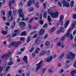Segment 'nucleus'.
<instances>
[{
	"mask_svg": "<svg viewBox=\"0 0 76 76\" xmlns=\"http://www.w3.org/2000/svg\"><path fill=\"white\" fill-rule=\"evenodd\" d=\"M46 3H44L43 4V7L44 9H45L46 7Z\"/></svg>",
	"mask_w": 76,
	"mask_h": 76,
	"instance_id": "obj_43",
	"label": "nucleus"
},
{
	"mask_svg": "<svg viewBox=\"0 0 76 76\" xmlns=\"http://www.w3.org/2000/svg\"><path fill=\"white\" fill-rule=\"evenodd\" d=\"M62 4L61 3V2H58V6H62Z\"/></svg>",
	"mask_w": 76,
	"mask_h": 76,
	"instance_id": "obj_55",
	"label": "nucleus"
},
{
	"mask_svg": "<svg viewBox=\"0 0 76 76\" xmlns=\"http://www.w3.org/2000/svg\"><path fill=\"white\" fill-rule=\"evenodd\" d=\"M21 44L20 41H18V42H13L12 43L9 44V48H10L11 47L14 46L15 47H17L18 45H19Z\"/></svg>",
	"mask_w": 76,
	"mask_h": 76,
	"instance_id": "obj_4",
	"label": "nucleus"
},
{
	"mask_svg": "<svg viewBox=\"0 0 76 76\" xmlns=\"http://www.w3.org/2000/svg\"><path fill=\"white\" fill-rule=\"evenodd\" d=\"M76 21L75 22H74V23H73V24H72V27H75V25H76Z\"/></svg>",
	"mask_w": 76,
	"mask_h": 76,
	"instance_id": "obj_48",
	"label": "nucleus"
},
{
	"mask_svg": "<svg viewBox=\"0 0 76 76\" xmlns=\"http://www.w3.org/2000/svg\"><path fill=\"white\" fill-rule=\"evenodd\" d=\"M47 12H45L43 14L44 17L45 18H46L47 17Z\"/></svg>",
	"mask_w": 76,
	"mask_h": 76,
	"instance_id": "obj_29",
	"label": "nucleus"
},
{
	"mask_svg": "<svg viewBox=\"0 0 76 76\" xmlns=\"http://www.w3.org/2000/svg\"><path fill=\"white\" fill-rule=\"evenodd\" d=\"M1 32L3 34H4V35H6L7 33L6 31H2Z\"/></svg>",
	"mask_w": 76,
	"mask_h": 76,
	"instance_id": "obj_35",
	"label": "nucleus"
},
{
	"mask_svg": "<svg viewBox=\"0 0 76 76\" xmlns=\"http://www.w3.org/2000/svg\"><path fill=\"white\" fill-rule=\"evenodd\" d=\"M20 32V30H19L18 29H16L15 31V33L12 34V37H16L17 35V34L16 33H18Z\"/></svg>",
	"mask_w": 76,
	"mask_h": 76,
	"instance_id": "obj_11",
	"label": "nucleus"
},
{
	"mask_svg": "<svg viewBox=\"0 0 76 76\" xmlns=\"http://www.w3.org/2000/svg\"><path fill=\"white\" fill-rule=\"evenodd\" d=\"M60 33L61 32H64V28L63 27H61L60 28Z\"/></svg>",
	"mask_w": 76,
	"mask_h": 76,
	"instance_id": "obj_24",
	"label": "nucleus"
},
{
	"mask_svg": "<svg viewBox=\"0 0 76 76\" xmlns=\"http://www.w3.org/2000/svg\"><path fill=\"white\" fill-rule=\"evenodd\" d=\"M43 61H41L38 64H36V71H38L39 69H40V68H41V64L42 63Z\"/></svg>",
	"mask_w": 76,
	"mask_h": 76,
	"instance_id": "obj_6",
	"label": "nucleus"
},
{
	"mask_svg": "<svg viewBox=\"0 0 76 76\" xmlns=\"http://www.w3.org/2000/svg\"><path fill=\"white\" fill-rule=\"evenodd\" d=\"M10 61H9L8 63L7 64V63H5V64H4V66H6L7 65H11L12 64H13V62L12 61V58L11 57L10 59Z\"/></svg>",
	"mask_w": 76,
	"mask_h": 76,
	"instance_id": "obj_8",
	"label": "nucleus"
},
{
	"mask_svg": "<svg viewBox=\"0 0 76 76\" xmlns=\"http://www.w3.org/2000/svg\"><path fill=\"white\" fill-rule=\"evenodd\" d=\"M74 2L73 1H72L70 2V4L71 7H73L74 6Z\"/></svg>",
	"mask_w": 76,
	"mask_h": 76,
	"instance_id": "obj_33",
	"label": "nucleus"
},
{
	"mask_svg": "<svg viewBox=\"0 0 76 76\" xmlns=\"http://www.w3.org/2000/svg\"><path fill=\"white\" fill-rule=\"evenodd\" d=\"M12 3L11 1H10L9 2V6H10V9H11V5Z\"/></svg>",
	"mask_w": 76,
	"mask_h": 76,
	"instance_id": "obj_44",
	"label": "nucleus"
},
{
	"mask_svg": "<svg viewBox=\"0 0 76 76\" xmlns=\"http://www.w3.org/2000/svg\"><path fill=\"white\" fill-rule=\"evenodd\" d=\"M61 33V30H60H60H58L56 32L57 34H60Z\"/></svg>",
	"mask_w": 76,
	"mask_h": 76,
	"instance_id": "obj_41",
	"label": "nucleus"
},
{
	"mask_svg": "<svg viewBox=\"0 0 76 76\" xmlns=\"http://www.w3.org/2000/svg\"><path fill=\"white\" fill-rule=\"evenodd\" d=\"M25 39V38H24L23 37H21L20 38V40L21 41H23Z\"/></svg>",
	"mask_w": 76,
	"mask_h": 76,
	"instance_id": "obj_46",
	"label": "nucleus"
},
{
	"mask_svg": "<svg viewBox=\"0 0 76 76\" xmlns=\"http://www.w3.org/2000/svg\"><path fill=\"white\" fill-rule=\"evenodd\" d=\"M76 34V30H74L73 32V35H74Z\"/></svg>",
	"mask_w": 76,
	"mask_h": 76,
	"instance_id": "obj_57",
	"label": "nucleus"
},
{
	"mask_svg": "<svg viewBox=\"0 0 76 76\" xmlns=\"http://www.w3.org/2000/svg\"><path fill=\"white\" fill-rule=\"evenodd\" d=\"M57 45L58 46H59L60 47H61L62 48H64L65 47L64 45H63V43H60V42H58L57 43Z\"/></svg>",
	"mask_w": 76,
	"mask_h": 76,
	"instance_id": "obj_16",
	"label": "nucleus"
},
{
	"mask_svg": "<svg viewBox=\"0 0 76 76\" xmlns=\"http://www.w3.org/2000/svg\"><path fill=\"white\" fill-rule=\"evenodd\" d=\"M56 27H53V28H52L50 29L49 30V32L50 33H52L53 32L55 31L56 29Z\"/></svg>",
	"mask_w": 76,
	"mask_h": 76,
	"instance_id": "obj_19",
	"label": "nucleus"
},
{
	"mask_svg": "<svg viewBox=\"0 0 76 76\" xmlns=\"http://www.w3.org/2000/svg\"><path fill=\"white\" fill-rule=\"evenodd\" d=\"M11 54H12L11 52L9 51L7 53V54H6V53H5L3 55H2L1 56V58H2V59H3V58H6L7 56H10V55H11Z\"/></svg>",
	"mask_w": 76,
	"mask_h": 76,
	"instance_id": "obj_7",
	"label": "nucleus"
},
{
	"mask_svg": "<svg viewBox=\"0 0 76 76\" xmlns=\"http://www.w3.org/2000/svg\"><path fill=\"white\" fill-rule=\"evenodd\" d=\"M69 67V66H68V65H65L64 68L65 69H67V68H68Z\"/></svg>",
	"mask_w": 76,
	"mask_h": 76,
	"instance_id": "obj_51",
	"label": "nucleus"
},
{
	"mask_svg": "<svg viewBox=\"0 0 76 76\" xmlns=\"http://www.w3.org/2000/svg\"><path fill=\"white\" fill-rule=\"evenodd\" d=\"M11 2L12 3H14L15 2V0H11Z\"/></svg>",
	"mask_w": 76,
	"mask_h": 76,
	"instance_id": "obj_63",
	"label": "nucleus"
},
{
	"mask_svg": "<svg viewBox=\"0 0 76 76\" xmlns=\"http://www.w3.org/2000/svg\"><path fill=\"white\" fill-rule=\"evenodd\" d=\"M48 13L49 14H50L51 17L53 18H57L58 16V12H56L54 13L51 12L50 9H49L48 10Z\"/></svg>",
	"mask_w": 76,
	"mask_h": 76,
	"instance_id": "obj_2",
	"label": "nucleus"
},
{
	"mask_svg": "<svg viewBox=\"0 0 76 76\" xmlns=\"http://www.w3.org/2000/svg\"><path fill=\"white\" fill-rule=\"evenodd\" d=\"M2 18L4 20H5L6 19V17L5 16H2Z\"/></svg>",
	"mask_w": 76,
	"mask_h": 76,
	"instance_id": "obj_53",
	"label": "nucleus"
},
{
	"mask_svg": "<svg viewBox=\"0 0 76 76\" xmlns=\"http://www.w3.org/2000/svg\"><path fill=\"white\" fill-rule=\"evenodd\" d=\"M23 59L24 61H26V63L28 62V61H27L28 57L27 56H24L23 58Z\"/></svg>",
	"mask_w": 76,
	"mask_h": 76,
	"instance_id": "obj_21",
	"label": "nucleus"
},
{
	"mask_svg": "<svg viewBox=\"0 0 76 76\" xmlns=\"http://www.w3.org/2000/svg\"><path fill=\"white\" fill-rule=\"evenodd\" d=\"M50 53V50H48V51H47L46 53V54H47V55H49Z\"/></svg>",
	"mask_w": 76,
	"mask_h": 76,
	"instance_id": "obj_54",
	"label": "nucleus"
},
{
	"mask_svg": "<svg viewBox=\"0 0 76 76\" xmlns=\"http://www.w3.org/2000/svg\"><path fill=\"white\" fill-rule=\"evenodd\" d=\"M19 25L20 26H22L23 27H24L26 25V23L25 22H20Z\"/></svg>",
	"mask_w": 76,
	"mask_h": 76,
	"instance_id": "obj_22",
	"label": "nucleus"
},
{
	"mask_svg": "<svg viewBox=\"0 0 76 76\" xmlns=\"http://www.w3.org/2000/svg\"><path fill=\"white\" fill-rule=\"evenodd\" d=\"M22 72V70H18L17 73L18 74H19V76H21L20 74Z\"/></svg>",
	"mask_w": 76,
	"mask_h": 76,
	"instance_id": "obj_32",
	"label": "nucleus"
},
{
	"mask_svg": "<svg viewBox=\"0 0 76 76\" xmlns=\"http://www.w3.org/2000/svg\"><path fill=\"white\" fill-rule=\"evenodd\" d=\"M75 53H73L72 52H69L68 54H67L66 58L67 59L73 60L75 59Z\"/></svg>",
	"mask_w": 76,
	"mask_h": 76,
	"instance_id": "obj_3",
	"label": "nucleus"
},
{
	"mask_svg": "<svg viewBox=\"0 0 76 76\" xmlns=\"http://www.w3.org/2000/svg\"><path fill=\"white\" fill-rule=\"evenodd\" d=\"M47 23H46L43 26V28H46L47 26Z\"/></svg>",
	"mask_w": 76,
	"mask_h": 76,
	"instance_id": "obj_50",
	"label": "nucleus"
},
{
	"mask_svg": "<svg viewBox=\"0 0 76 76\" xmlns=\"http://www.w3.org/2000/svg\"><path fill=\"white\" fill-rule=\"evenodd\" d=\"M18 12L20 16V17H22V20H25V19L24 18L25 16L23 14V13H22V9H19V10H18Z\"/></svg>",
	"mask_w": 76,
	"mask_h": 76,
	"instance_id": "obj_5",
	"label": "nucleus"
},
{
	"mask_svg": "<svg viewBox=\"0 0 76 76\" xmlns=\"http://www.w3.org/2000/svg\"><path fill=\"white\" fill-rule=\"evenodd\" d=\"M34 47H33V48H32L30 49V50H29V52H33V51L34 50Z\"/></svg>",
	"mask_w": 76,
	"mask_h": 76,
	"instance_id": "obj_36",
	"label": "nucleus"
},
{
	"mask_svg": "<svg viewBox=\"0 0 76 76\" xmlns=\"http://www.w3.org/2000/svg\"><path fill=\"white\" fill-rule=\"evenodd\" d=\"M69 20H67L66 21L64 25V27L65 28H67L68 26L69 25Z\"/></svg>",
	"mask_w": 76,
	"mask_h": 76,
	"instance_id": "obj_13",
	"label": "nucleus"
},
{
	"mask_svg": "<svg viewBox=\"0 0 76 76\" xmlns=\"http://www.w3.org/2000/svg\"><path fill=\"white\" fill-rule=\"evenodd\" d=\"M13 24L14 25L13 26H12L11 27L12 28H13V27H14L15 25V22H13Z\"/></svg>",
	"mask_w": 76,
	"mask_h": 76,
	"instance_id": "obj_59",
	"label": "nucleus"
},
{
	"mask_svg": "<svg viewBox=\"0 0 76 76\" xmlns=\"http://www.w3.org/2000/svg\"><path fill=\"white\" fill-rule=\"evenodd\" d=\"M66 62L67 63H70V61L69 60H67L66 61Z\"/></svg>",
	"mask_w": 76,
	"mask_h": 76,
	"instance_id": "obj_61",
	"label": "nucleus"
},
{
	"mask_svg": "<svg viewBox=\"0 0 76 76\" xmlns=\"http://www.w3.org/2000/svg\"><path fill=\"white\" fill-rule=\"evenodd\" d=\"M64 18V16L62 15H61L59 21L60 22H61V20H62Z\"/></svg>",
	"mask_w": 76,
	"mask_h": 76,
	"instance_id": "obj_27",
	"label": "nucleus"
},
{
	"mask_svg": "<svg viewBox=\"0 0 76 76\" xmlns=\"http://www.w3.org/2000/svg\"><path fill=\"white\" fill-rule=\"evenodd\" d=\"M47 53V51L46 50H42L39 53V56H42L43 55H45V53Z\"/></svg>",
	"mask_w": 76,
	"mask_h": 76,
	"instance_id": "obj_14",
	"label": "nucleus"
},
{
	"mask_svg": "<svg viewBox=\"0 0 76 76\" xmlns=\"http://www.w3.org/2000/svg\"><path fill=\"white\" fill-rule=\"evenodd\" d=\"M19 5V6H22V5H23V4L22 2H20Z\"/></svg>",
	"mask_w": 76,
	"mask_h": 76,
	"instance_id": "obj_60",
	"label": "nucleus"
},
{
	"mask_svg": "<svg viewBox=\"0 0 76 76\" xmlns=\"http://www.w3.org/2000/svg\"><path fill=\"white\" fill-rule=\"evenodd\" d=\"M34 10V8L33 7H31L28 10L29 12H32V11H33Z\"/></svg>",
	"mask_w": 76,
	"mask_h": 76,
	"instance_id": "obj_34",
	"label": "nucleus"
},
{
	"mask_svg": "<svg viewBox=\"0 0 76 76\" xmlns=\"http://www.w3.org/2000/svg\"><path fill=\"white\" fill-rule=\"evenodd\" d=\"M73 38L72 36V34H71V35H70V39H73Z\"/></svg>",
	"mask_w": 76,
	"mask_h": 76,
	"instance_id": "obj_56",
	"label": "nucleus"
},
{
	"mask_svg": "<svg viewBox=\"0 0 76 76\" xmlns=\"http://www.w3.org/2000/svg\"><path fill=\"white\" fill-rule=\"evenodd\" d=\"M72 29V28H68L66 32V33L65 35L61 39V41H64L66 37L67 38H69L70 36L71 31Z\"/></svg>",
	"mask_w": 76,
	"mask_h": 76,
	"instance_id": "obj_1",
	"label": "nucleus"
},
{
	"mask_svg": "<svg viewBox=\"0 0 76 76\" xmlns=\"http://www.w3.org/2000/svg\"><path fill=\"white\" fill-rule=\"evenodd\" d=\"M35 2L34 0H29L27 3V6H30L31 5L32 3H34Z\"/></svg>",
	"mask_w": 76,
	"mask_h": 76,
	"instance_id": "obj_12",
	"label": "nucleus"
},
{
	"mask_svg": "<svg viewBox=\"0 0 76 76\" xmlns=\"http://www.w3.org/2000/svg\"><path fill=\"white\" fill-rule=\"evenodd\" d=\"M13 10L14 13H16L17 11L16 9L15 8H13Z\"/></svg>",
	"mask_w": 76,
	"mask_h": 76,
	"instance_id": "obj_39",
	"label": "nucleus"
},
{
	"mask_svg": "<svg viewBox=\"0 0 76 76\" xmlns=\"http://www.w3.org/2000/svg\"><path fill=\"white\" fill-rule=\"evenodd\" d=\"M53 59V57L52 56H50L48 58H45V60L47 62H50Z\"/></svg>",
	"mask_w": 76,
	"mask_h": 76,
	"instance_id": "obj_10",
	"label": "nucleus"
},
{
	"mask_svg": "<svg viewBox=\"0 0 76 76\" xmlns=\"http://www.w3.org/2000/svg\"><path fill=\"white\" fill-rule=\"evenodd\" d=\"M34 18V19L35 20H37V19H38V18H36V17L34 18V17H33V18H31V20H30L29 21V23H31V22L32 21V20H33Z\"/></svg>",
	"mask_w": 76,
	"mask_h": 76,
	"instance_id": "obj_23",
	"label": "nucleus"
},
{
	"mask_svg": "<svg viewBox=\"0 0 76 76\" xmlns=\"http://www.w3.org/2000/svg\"><path fill=\"white\" fill-rule=\"evenodd\" d=\"M10 66H7L6 68V70L5 71V73L4 74V75H6V74H7V72L8 71V69L10 68Z\"/></svg>",
	"mask_w": 76,
	"mask_h": 76,
	"instance_id": "obj_20",
	"label": "nucleus"
},
{
	"mask_svg": "<svg viewBox=\"0 0 76 76\" xmlns=\"http://www.w3.org/2000/svg\"><path fill=\"white\" fill-rule=\"evenodd\" d=\"M36 54L35 53H32V56L33 58H34L35 57Z\"/></svg>",
	"mask_w": 76,
	"mask_h": 76,
	"instance_id": "obj_47",
	"label": "nucleus"
},
{
	"mask_svg": "<svg viewBox=\"0 0 76 76\" xmlns=\"http://www.w3.org/2000/svg\"><path fill=\"white\" fill-rule=\"evenodd\" d=\"M25 47H24V48H21L20 49V50L21 51V52H23L24 51V50H25Z\"/></svg>",
	"mask_w": 76,
	"mask_h": 76,
	"instance_id": "obj_40",
	"label": "nucleus"
},
{
	"mask_svg": "<svg viewBox=\"0 0 76 76\" xmlns=\"http://www.w3.org/2000/svg\"><path fill=\"white\" fill-rule=\"evenodd\" d=\"M35 5L36 7H39V6L38 2H36V3L35 4Z\"/></svg>",
	"mask_w": 76,
	"mask_h": 76,
	"instance_id": "obj_38",
	"label": "nucleus"
},
{
	"mask_svg": "<svg viewBox=\"0 0 76 76\" xmlns=\"http://www.w3.org/2000/svg\"><path fill=\"white\" fill-rule=\"evenodd\" d=\"M71 75H74L75 74H76V70H73L72 71L70 72Z\"/></svg>",
	"mask_w": 76,
	"mask_h": 76,
	"instance_id": "obj_25",
	"label": "nucleus"
},
{
	"mask_svg": "<svg viewBox=\"0 0 76 76\" xmlns=\"http://www.w3.org/2000/svg\"><path fill=\"white\" fill-rule=\"evenodd\" d=\"M12 10H10V11H9V12H8V14H9L8 17H10V16H11V19L10 20H12L13 18V16L12 15Z\"/></svg>",
	"mask_w": 76,
	"mask_h": 76,
	"instance_id": "obj_17",
	"label": "nucleus"
},
{
	"mask_svg": "<svg viewBox=\"0 0 76 76\" xmlns=\"http://www.w3.org/2000/svg\"><path fill=\"white\" fill-rule=\"evenodd\" d=\"M3 44L4 45H6V41H4L3 42Z\"/></svg>",
	"mask_w": 76,
	"mask_h": 76,
	"instance_id": "obj_58",
	"label": "nucleus"
},
{
	"mask_svg": "<svg viewBox=\"0 0 76 76\" xmlns=\"http://www.w3.org/2000/svg\"><path fill=\"white\" fill-rule=\"evenodd\" d=\"M45 32V30L43 29H41L39 33V35L40 36L42 35Z\"/></svg>",
	"mask_w": 76,
	"mask_h": 76,
	"instance_id": "obj_18",
	"label": "nucleus"
},
{
	"mask_svg": "<svg viewBox=\"0 0 76 76\" xmlns=\"http://www.w3.org/2000/svg\"><path fill=\"white\" fill-rule=\"evenodd\" d=\"M48 37V34H46V35H45L44 37V39H46V38H47Z\"/></svg>",
	"mask_w": 76,
	"mask_h": 76,
	"instance_id": "obj_49",
	"label": "nucleus"
},
{
	"mask_svg": "<svg viewBox=\"0 0 76 76\" xmlns=\"http://www.w3.org/2000/svg\"><path fill=\"white\" fill-rule=\"evenodd\" d=\"M31 37H28L26 40L27 42H29L31 40Z\"/></svg>",
	"mask_w": 76,
	"mask_h": 76,
	"instance_id": "obj_28",
	"label": "nucleus"
},
{
	"mask_svg": "<svg viewBox=\"0 0 76 76\" xmlns=\"http://www.w3.org/2000/svg\"><path fill=\"white\" fill-rule=\"evenodd\" d=\"M3 68L2 67H0V72L2 71ZM0 76H2V74L0 73Z\"/></svg>",
	"mask_w": 76,
	"mask_h": 76,
	"instance_id": "obj_37",
	"label": "nucleus"
},
{
	"mask_svg": "<svg viewBox=\"0 0 76 76\" xmlns=\"http://www.w3.org/2000/svg\"><path fill=\"white\" fill-rule=\"evenodd\" d=\"M73 66L74 67V68H76V61L74 62V63L73 65Z\"/></svg>",
	"mask_w": 76,
	"mask_h": 76,
	"instance_id": "obj_45",
	"label": "nucleus"
},
{
	"mask_svg": "<svg viewBox=\"0 0 76 76\" xmlns=\"http://www.w3.org/2000/svg\"><path fill=\"white\" fill-rule=\"evenodd\" d=\"M26 35V33L25 32H23L20 34L21 36H25Z\"/></svg>",
	"mask_w": 76,
	"mask_h": 76,
	"instance_id": "obj_30",
	"label": "nucleus"
},
{
	"mask_svg": "<svg viewBox=\"0 0 76 76\" xmlns=\"http://www.w3.org/2000/svg\"><path fill=\"white\" fill-rule=\"evenodd\" d=\"M62 3L63 4V7H65L66 6L67 7H68L69 6V4H68V3L67 2L65 1H62Z\"/></svg>",
	"mask_w": 76,
	"mask_h": 76,
	"instance_id": "obj_9",
	"label": "nucleus"
},
{
	"mask_svg": "<svg viewBox=\"0 0 76 76\" xmlns=\"http://www.w3.org/2000/svg\"><path fill=\"white\" fill-rule=\"evenodd\" d=\"M28 28L29 29H31L32 28V26L31 25L30 23L28 24Z\"/></svg>",
	"mask_w": 76,
	"mask_h": 76,
	"instance_id": "obj_52",
	"label": "nucleus"
},
{
	"mask_svg": "<svg viewBox=\"0 0 76 76\" xmlns=\"http://www.w3.org/2000/svg\"><path fill=\"white\" fill-rule=\"evenodd\" d=\"M64 53H63L61 54V55L59 56V58L60 59H61L63 58L64 56Z\"/></svg>",
	"mask_w": 76,
	"mask_h": 76,
	"instance_id": "obj_26",
	"label": "nucleus"
},
{
	"mask_svg": "<svg viewBox=\"0 0 76 76\" xmlns=\"http://www.w3.org/2000/svg\"><path fill=\"white\" fill-rule=\"evenodd\" d=\"M44 22H43V20H40L39 21V23L41 25H42L43 23Z\"/></svg>",
	"mask_w": 76,
	"mask_h": 76,
	"instance_id": "obj_42",
	"label": "nucleus"
},
{
	"mask_svg": "<svg viewBox=\"0 0 76 76\" xmlns=\"http://www.w3.org/2000/svg\"><path fill=\"white\" fill-rule=\"evenodd\" d=\"M48 22L49 23V25H51V23H50L52 21V20L50 17V16L49 15H48Z\"/></svg>",
	"mask_w": 76,
	"mask_h": 76,
	"instance_id": "obj_15",
	"label": "nucleus"
},
{
	"mask_svg": "<svg viewBox=\"0 0 76 76\" xmlns=\"http://www.w3.org/2000/svg\"><path fill=\"white\" fill-rule=\"evenodd\" d=\"M21 76H26V75L24 73H23L21 75Z\"/></svg>",
	"mask_w": 76,
	"mask_h": 76,
	"instance_id": "obj_64",
	"label": "nucleus"
},
{
	"mask_svg": "<svg viewBox=\"0 0 76 76\" xmlns=\"http://www.w3.org/2000/svg\"><path fill=\"white\" fill-rule=\"evenodd\" d=\"M74 18L76 19V14H74L73 16Z\"/></svg>",
	"mask_w": 76,
	"mask_h": 76,
	"instance_id": "obj_62",
	"label": "nucleus"
},
{
	"mask_svg": "<svg viewBox=\"0 0 76 76\" xmlns=\"http://www.w3.org/2000/svg\"><path fill=\"white\" fill-rule=\"evenodd\" d=\"M50 42L49 41H46L45 43V45H47V46H48L50 45Z\"/></svg>",
	"mask_w": 76,
	"mask_h": 76,
	"instance_id": "obj_31",
	"label": "nucleus"
}]
</instances>
